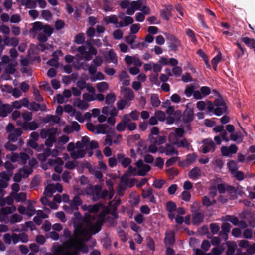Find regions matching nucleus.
<instances>
[{"mask_svg":"<svg viewBox=\"0 0 255 255\" xmlns=\"http://www.w3.org/2000/svg\"><path fill=\"white\" fill-rule=\"evenodd\" d=\"M74 233L76 235L75 248L83 253H87L89 251L88 247L84 243L88 241L91 238V235L89 230L87 228H83L82 225L79 224L75 227Z\"/></svg>","mask_w":255,"mask_h":255,"instance_id":"nucleus-1","label":"nucleus"},{"mask_svg":"<svg viewBox=\"0 0 255 255\" xmlns=\"http://www.w3.org/2000/svg\"><path fill=\"white\" fill-rule=\"evenodd\" d=\"M165 36L168 42V47L170 51H177L181 46V41L174 35L165 33Z\"/></svg>","mask_w":255,"mask_h":255,"instance_id":"nucleus-2","label":"nucleus"},{"mask_svg":"<svg viewBox=\"0 0 255 255\" xmlns=\"http://www.w3.org/2000/svg\"><path fill=\"white\" fill-rule=\"evenodd\" d=\"M101 192L102 187L99 185L91 186L86 190V193L92 196L94 201H97L100 199Z\"/></svg>","mask_w":255,"mask_h":255,"instance_id":"nucleus-3","label":"nucleus"},{"mask_svg":"<svg viewBox=\"0 0 255 255\" xmlns=\"http://www.w3.org/2000/svg\"><path fill=\"white\" fill-rule=\"evenodd\" d=\"M103 223L104 219L102 218H99L94 224L90 223L89 224L90 234L92 235L98 233L101 230Z\"/></svg>","mask_w":255,"mask_h":255,"instance_id":"nucleus-4","label":"nucleus"},{"mask_svg":"<svg viewBox=\"0 0 255 255\" xmlns=\"http://www.w3.org/2000/svg\"><path fill=\"white\" fill-rule=\"evenodd\" d=\"M63 235L65 238H68V241L65 243V245L68 249H71L72 247H76V242H75L76 239L75 235V237L74 238L71 235V231L68 228H65L63 231Z\"/></svg>","mask_w":255,"mask_h":255,"instance_id":"nucleus-5","label":"nucleus"},{"mask_svg":"<svg viewBox=\"0 0 255 255\" xmlns=\"http://www.w3.org/2000/svg\"><path fill=\"white\" fill-rule=\"evenodd\" d=\"M182 120L184 124H189L194 119V111L193 108L188 107L187 106L186 109L182 114Z\"/></svg>","mask_w":255,"mask_h":255,"instance_id":"nucleus-6","label":"nucleus"},{"mask_svg":"<svg viewBox=\"0 0 255 255\" xmlns=\"http://www.w3.org/2000/svg\"><path fill=\"white\" fill-rule=\"evenodd\" d=\"M204 146L202 149V152L203 153H207L211 151L214 152L215 150V145L214 142L212 139H205L202 141Z\"/></svg>","mask_w":255,"mask_h":255,"instance_id":"nucleus-7","label":"nucleus"},{"mask_svg":"<svg viewBox=\"0 0 255 255\" xmlns=\"http://www.w3.org/2000/svg\"><path fill=\"white\" fill-rule=\"evenodd\" d=\"M204 218L203 213L197 211L193 212L192 215V224L195 226H198L201 223Z\"/></svg>","mask_w":255,"mask_h":255,"instance_id":"nucleus-8","label":"nucleus"},{"mask_svg":"<svg viewBox=\"0 0 255 255\" xmlns=\"http://www.w3.org/2000/svg\"><path fill=\"white\" fill-rule=\"evenodd\" d=\"M119 77L120 81L122 82L124 86H128L130 85V77L126 71H122L120 73Z\"/></svg>","mask_w":255,"mask_h":255,"instance_id":"nucleus-9","label":"nucleus"},{"mask_svg":"<svg viewBox=\"0 0 255 255\" xmlns=\"http://www.w3.org/2000/svg\"><path fill=\"white\" fill-rule=\"evenodd\" d=\"M188 177L192 180H197L201 176V170L198 167L192 168L188 173Z\"/></svg>","mask_w":255,"mask_h":255,"instance_id":"nucleus-10","label":"nucleus"},{"mask_svg":"<svg viewBox=\"0 0 255 255\" xmlns=\"http://www.w3.org/2000/svg\"><path fill=\"white\" fill-rule=\"evenodd\" d=\"M22 133V130L20 128L15 129L13 133H10L8 136V139L11 142H16L18 137L20 136Z\"/></svg>","mask_w":255,"mask_h":255,"instance_id":"nucleus-11","label":"nucleus"},{"mask_svg":"<svg viewBox=\"0 0 255 255\" xmlns=\"http://www.w3.org/2000/svg\"><path fill=\"white\" fill-rule=\"evenodd\" d=\"M241 40L242 42H244L247 46L251 49H253L255 54V39L248 37H243L241 38Z\"/></svg>","mask_w":255,"mask_h":255,"instance_id":"nucleus-12","label":"nucleus"},{"mask_svg":"<svg viewBox=\"0 0 255 255\" xmlns=\"http://www.w3.org/2000/svg\"><path fill=\"white\" fill-rule=\"evenodd\" d=\"M171 6L168 5L165 6V8L161 10L160 15L162 18L168 21L171 15Z\"/></svg>","mask_w":255,"mask_h":255,"instance_id":"nucleus-13","label":"nucleus"},{"mask_svg":"<svg viewBox=\"0 0 255 255\" xmlns=\"http://www.w3.org/2000/svg\"><path fill=\"white\" fill-rule=\"evenodd\" d=\"M124 97L126 101H131L134 98L133 91L129 88H123Z\"/></svg>","mask_w":255,"mask_h":255,"instance_id":"nucleus-14","label":"nucleus"},{"mask_svg":"<svg viewBox=\"0 0 255 255\" xmlns=\"http://www.w3.org/2000/svg\"><path fill=\"white\" fill-rule=\"evenodd\" d=\"M226 244L227 247L226 255H233L237 248V245L234 241H227Z\"/></svg>","mask_w":255,"mask_h":255,"instance_id":"nucleus-15","label":"nucleus"},{"mask_svg":"<svg viewBox=\"0 0 255 255\" xmlns=\"http://www.w3.org/2000/svg\"><path fill=\"white\" fill-rule=\"evenodd\" d=\"M38 125L35 121H32L30 122H24L22 125V128L23 129L25 130H36L38 128Z\"/></svg>","mask_w":255,"mask_h":255,"instance_id":"nucleus-16","label":"nucleus"},{"mask_svg":"<svg viewBox=\"0 0 255 255\" xmlns=\"http://www.w3.org/2000/svg\"><path fill=\"white\" fill-rule=\"evenodd\" d=\"M13 110V108L8 104L4 105L2 107H0V115L2 117H6L8 114L10 113Z\"/></svg>","mask_w":255,"mask_h":255,"instance_id":"nucleus-17","label":"nucleus"},{"mask_svg":"<svg viewBox=\"0 0 255 255\" xmlns=\"http://www.w3.org/2000/svg\"><path fill=\"white\" fill-rule=\"evenodd\" d=\"M10 195L14 197L15 201L17 202H24L26 200V193L25 192H20L15 194L11 192Z\"/></svg>","mask_w":255,"mask_h":255,"instance_id":"nucleus-18","label":"nucleus"},{"mask_svg":"<svg viewBox=\"0 0 255 255\" xmlns=\"http://www.w3.org/2000/svg\"><path fill=\"white\" fill-rule=\"evenodd\" d=\"M103 21L106 24H109L110 23L114 24L116 26L119 25V22L117 17L115 15H111L110 16H106L103 19Z\"/></svg>","mask_w":255,"mask_h":255,"instance_id":"nucleus-19","label":"nucleus"},{"mask_svg":"<svg viewBox=\"0 0 255 255\" xmlns=\"http://www.w3.org/2000/svg\"><path fill=\"white\" fill-rule=\"evenodd\" d=\"M222 231L220 232L219 235H225L226 236L225 240L228 238V234L231 229V225L228 223H223L221 226Z\"/></svg>","mask_w":255,"mask_h":255,"instance_id":"nucleus-20","label":"nucleus"},{"mask_svg":"<svg viewBox=\"0 0 255 255\" xmlns=\"http://www.w3.org/2000/svg\"><path fill=\"white\" fill-rule=\"evenodd\" d=\"M134 20L132 17L130 16H126L123 19V21H120L119 25L117 26V27H123L127 26L133 23Z\"/></svg>","mask_w":255,"mask_h":255,"instance_id":"nucleus-21","label":"nucleus"},{"mask_svg":"<svg viewBox=\"0 0 255 255\" xmlns=\"http://www.w3.org/2000/svg\"><path fill=\"white\" fill-rule=\"evenodd\" d=\"M52 56L53 58L47 61V63L48 65L51 66H53L55 68H58L59 66V63L58 62V56L56 55L55 52L53 53Z\"/></svg>","mask_w":255,"mask_h":255,"instance_id":"nucleus-22","label":"nucleus"},{"mask_svg":"<svg viewBox=\"0 0 255 255\" xmlns=\"http://www.w3.org/2000/svg\"><path fill=\"white\" fill-rule=\"evenodd\" d=\"M86 154V152L84 150L80 149L77 151L71 152L70 155L73 159H77L79 158H83Z\"/></svg>","mask_w":255,"mask_h":255,"instance_id":"nucleus-23","label":"nucleus"},{"mask_svg":"<svg viewBox=\"0 0 255 255\" xmlns=\"http://www.w3.org/2000/svg\"><path fill=\"white\" fill-rule=\"evenodd\" d=\"M82 203V201L81 199V198L79 197V196H75L71 203V206L73 208L77 210L78 209V206L81 205Z\"/></svg>","mask_w":255,"mask_h":255,"instance_id":"nucleus-24","label":"nucleus"},{"mask_svg":"<svg viewBox=\"0 0 255 255\" xmlns=\"http://www.w3.org/2000/svg\"><path fill=\"white\" fill-rule=\"evenodd\" d=\"M151 170V167L147 164H144L142 166L137 172V175L141 176H144L146 175L147 172Z\"/></svg>","mask_w":255,"mask_h":255,"instance_id":"nucleus-25","label":"nucleus"},{"mask_svg":"<svg viewBox=\"0 0 255 255\" xmlns=\"http://www.w3.org/2000/svg\"><path fill=\"white\" fill-rule=\"evenodd\" d=\"M150 101L152 106L154 107H157L160 104V101L159 99V97L156 94H152L150 97Z\"/></svg>","mask_w":255,"mask_h":255,"instance_id":"nucleus-26","label":"nucleus"},{"mask_svg":"<svg viewBox=\"0 0 255 255\" xmlns=\"http://www.w3.org/2000/svg\"><path fill=\"white\" fill-rule=\"evenodd\" d=\"M44 24L40 21H36L33 23V26L30 29V32L40 31L43 28Z\"/></svg>","mask_w":255,"mask_h":255,"instance_id":"nucleus-27","label":"nucleus"},{"mask_svg":"<svg viewBox=\"0 0 255 255\" xmlns=\"http://www.w3.org/2000/svg\"><path fill=\"white\" fill-rule=\"evenodd\" d=\"M166 141V138L165 136H160L158 138L152 137L150 142L157 145H161Z\"/></svg>","mask_w":255,"mask_h":255,"instance_id":"nucleus-28","label":"nucleus"},{"mask_svg":"<svg viewBox=\"0 0 255 255\" xmlns=\"http://www.w3.org/2000/svg\"><path fill=\"white\" fill-rule=\"evenodd\" d=\"M116 100V96L114 93L108 94L105 97V102L108 105H113Z\"/></svg>","mask_w":255,"mask_h":255,"instance_id":"nucleus-29","label":"nucleus"},{"mask_svg":"<svg viewBox=\"0 0 255 255\" xmlns=\"http://www.w3.org/2000/svg\"><path fill=\"white\" fill-rule=\"evenodd\" d=\"M227 166L232 174H234L238 169L237 164L234 160L230 161L228 163Z\"/></svg>","mask_w":255,"mask_h":255,"instance_id":"nucleus-30","label":"nucleus"},{"mask_svg":"<svg viewBox=\"0 0 255 255\" xmlns=\"http://www.w3.org/2000/svg\"><path fill=\"white\" fill-rule=\"evenodd\" d=\"M171 154H175L177 155L178 154V152L175 149L174 147L172 145L170 144H167L166 145V155L168 156Z\"/></svg>","mask_w":255,"mask_h":255,"instance_id":"nucleus-31","label":"nucleus"},{"mask_svg":"<svg viewBox=\"0 0 255 255\" xmlns=\"http://www.w3.org/2000/svg\"><path fill=\"white\" fill-rule=\"evenodd\" d=\"M197 157V154L195 153L187 155L186 160L187 162V164L190 165L196 162Z\"/></svg>","mask_w":255,"mask_h":255,"instance_id":"nucleus-32","label":"nucleus"},{"mask_svg":"<svg viewBox=\"0 0 255 255\" xmlns=\"http://www.w3.org/2000/svg\"><path fill=\"white\" fill-rule=\"evenodd\" d=\"M177 209L176 204L172 201L167 202L166 204V210L168 212H173Z\"/></svg>","mask_w":255,"mask_h":255,"instance_id":"nucleus-33","label":"nucleus"},{"mask_svg":"<svg viewBox=\"0 0 255 255\" xmlns=\"http://www.w3.org/2000/svg\"><path fill=\"white\" fill-rule=\"evenodd\" d=\"M137 174V170L136 168L133 167L132 166L130 165L128 167V170L126 171V172L124 174L122 178L124 177H128L130 176H135Z\"/></svg>","mask_w":255,"mask_h":255,"instance_id":"nucleus-34","label":"nucleus"},{"mask_svg":"<svg viewBox=\"0 0 255 255\" xmlns=\"http://www.w3.org/2000/svg\"><path fill=\"white\" fill-rule=\"evenodd\" d=\"M85 40V38L84 36V34L83 33H80L77 34L75 36L74 42L77 44H83Z\"/></svg>","mask_w":255,"mask_h":255,"instance_id":"nucleus-35","label":"nucleus"},{"mask_svg":"<svg viewBox=\"0 0 255 255\" xmlns=\"http://www.w3.org/2000/svg\"><path fill=\"white\" fill-rule=\"evenodd\" d=\"M49 132L48 135V139H52L55 141H57L56 135L57 132V129L55 128H49Z\"/></svg>","mask_w":255,"mask_h":255,"instance_id":"nucleus-36","label":"nucleus"},{"mask_svg":"<svg viewBox=\"0 0 255 255\" xmlns=\"http://www.w3.org/2000/svg\"><path fill=\"white\" fill-rule=\"evenodd\" d=\"M227 110V107H215L214 113L216 116H219L225 113Z\"/></svg>","mask_w":255,"mask_h":255,"instance_id":"nucleus-37","label":"nucleus"},{"mask_svg":"<svg viewBox=\"0 0 255 255\" xmlns=\"http://www.w3.org/2000/svg\"><path fill=\"white\" fill-rule=\"evenodd\" d=\"M42 30L43 31L44 34L49 37L51 35L53 32V28L48 24L44 25Z\"/></svg>","mask_w":255,"mask_h":255,"instance_id":"nucleus-38","label":"nucleus"},{"mask_svg":"<svg viewBox=\"0 0 255 255\" xmlns=\"http://www.w3.org/2000/svg\"><path fill=\"white\" fill-rule=\"evenodd\" d=\"M108 57L110 61L113 63H117V56L113 49H110L108 52Z\"/></svg>","mask_w":255,"mask_h":255,"instance_id":"nucleus-39","label":"nucleus"},{"mask_svg":"<svg viewBox=\"0 0 255 255\" xmlns=\"http://www.w3.org/2000/svg\"><path fill=\"white\" fill-rule=\"evenodd\" d=\"M221 54L219 53L212 59L211 63L215 70H216L217 65L221 60Z\"/></svg>","mask_w":255,"mask_h":255,"instance_id":"nucleus-40","label":"nucleus"},{"mask_svg":"<svg viewBox=\"0 0 255 255\" xmlns=\"http://www.w3.org/2000/svg\"><path fill=\"white\" fill-rule=\"evenodd\" d=\"M226 220L231 222L235 226L238 225L240 221L236 216L231 215H227Z\"/></svg>","mask_w":255,"mask_h":255,"instance_id":"nucleus-41","label":"nucleus"},{"mask_svg":"<svg viewBox=\"0 0 255 255\" xmlns=\"http://www.w3.org/2000/svg\"><path fill=\"white\" fill-rule=\"evenodd\" d=\"M97 88L100 92H103L108 89V85L106 82H101L97 84Z\"/></svg>","mask_w":255,"mask_h":255,"instance_id":"nucleus-42","label":"nucleus"},{"mask_svg":"<svg viewBox=\"0 0 255 255\" xmlns=\"http://www.w3.org/2000/svg\"><path fill=\"white\" fill-rule=\"evenodd\" d=\"M22 217L17 213L13 214L10 217V222L11 224H14L20 222L22 220Z\"/></svg>","mask_w":255,"mask_h":255,"instance_id":"nucleus-43","label":"nucleus"},{"mask_svg":"<svg viewBox=\"0 0 255 255\" xmlns=\"http://www.w3.org/2000/svg\"><path fill=\"white\" fill-rule=\"evenodd\" d=\"M245 48L242 47L241 48H239L236 50L235 53L234 54V57L236 59H239L242 57L245 54Z\"/></svg>","mask_w":255,"mask_h":255,"instance_id":"nucleus-44","label":"nucleus"},{"mask_svg":"<svg viewBox=\"0 0 255 255\" xmlns=\"http://www.w3.org/2000/svg\"><path fill=\"white\" fill-rule=\"evenodd\" d=\"M155 115L157 117V119L161 122H163L165 120V114L164 112L162 111H156L155 112Z\"/></svg>","mask_w":255,"mask_h":255,"instance_id":"nucleus-45","label":"nucleus"},{"mask_svg":"<svg viewBox=\"0 0 255 255\" xmlns=\"http://www.w3.org/2000/svg\"><path fill=\"white\" fill-rule=\"evenodd\" d=\"M19 171H23L24 173V175H23V178H27L28 177V176L32 174V173L33 172V170L32 169V168L30 167H28L27 166H24L22 168V169H19Z\"/></svg>","mask_w":255,"mask_h":255,"instance_id":"nucleus-46","label":"nucleus"},{"mask_svg":"<svg viewBox=\"0 0 255 255\" xmlns=\"http://www.w3.org/2000/svg\"><path fill=\"white\" fill-rule=\"evenodd\" d=\"M16 71L15 65L9 63L5 69V72L8 74H13Z\"/></svg>","mask_w":255,"mask_h":255,"instance_id":"nucleus-47","label":"nucleus"},{"mask_svg":"<svg viewBox=\"0 0 255 255\" xmlns=\"http://www.w3.org/2000/svg\"><path fill=\"white\" fill-rule=\"evenodd\" d=\"M36 213V210L34 206L31 204H29L27 207V212L26 214L29 216H32L34 215Z\"/></svg>","mask_w":255,"mask_h":255,"instance_id":"nucleus-48","label":"nucleus"},{"mask_svg":"<svg viewBox=\"0 0 255 255\" xmlns=\"http://www.w3.org/2000/svg\"><path fill=\"white\" fill-rule=\"evenodd\" d=\"M165 183V181L163 180L156 179L153 182V186L157 189H161Z\"/></svg>","mask_w":255,"mask_h":255,"instance_id":"nucleus-49","label":"nucleus"},{"mask_svg":"<svg viewBox=\"0 0 255 255\" xmlns=\"http://www.w3.org/2000/svg\"><path fill=\"white\" fill-rule=\"evenodd\" d=\"M4 166L9 173L10 176H11L13 173L12 170L14 169L13 165L10 161H7L5 163Z\"/></svg>","mask_w":255,"mask_h":255,"instance_id":"nucleus-50","label":"nucleus"},{"mask_svg":"<svg viewBox=\"0 0 255 255\" xmlns=\"http://www.w3.org/2000/svg\"><path fill=\"white\" fill-rule=\"evenodd\" d=\"M77 106L81 110H85L88 108L89 104L85 101L78 99V103L77 104Z\"/></svg>","mask_w":255,"mask_h":255,"instance_id":"nucleus-51","label":"nucleus"},{"mask_svg":"<svg viewBox=\"0 0 255 255\" xmlns=\"http://www.w3.org/2000/svg\"><path fill=\"white\" fill-rule=\"evenodd\" d=\"M153 193V190L151 187H149L147 189V190H142V197L144 199H146L147 198L150 197Z\"/></svg>","mask_w":255,"mask_h":255,"instance_id":"nucleus-52","label":"nucleus"},{"mask_svg":"<svg viewBox=\"0 0 255 255\" xmlns=\"http://www.w3.org/2000/svg\"><path fill=\"white\" fill-rule=\"evenodd\" d=\"M33 94L35 96V100L37 102H41L43 100V97L40 94L39 90L37 88L34 89Z\"/></svg>","mask_w":255,"mask_h":255,"instance_id":"nucleus-53","label":"nucleus"},{"mask_svg":"<svg viewBox=\"0 0 255 255\" xmlns=\"http://www.w3.org/2000/svg\"><path fill=\"white\" fill-rule=\"evenodd\" d=\"M230 139L233 141H237L238 143L242 142L243 139L241 136H239L237 133H231L230 134Z\"/></svg>","mask_w":255,"mask_h":255,"instance_id":"nucleus-54","label":"nucleus"},{"mask_svg":"<svg viewBox=\"0 0 255 255\" xmlns=\"http://www.w3.org/2000/svg\"><path fill=\"white\" fill-rule=\"evenodd\" d=\"M48 37H49V36L41 32L38 34L37 39L40 43H45L47 41Z\"/></svg>","mask_w":255,"mask_h":255,"instance_id":"nucleus-55","label":"nucleus"},{"mask_svg":"<svg viewBox=\"0 0 255 255\" xmlns=\"http://www.w3.org/2000/svg\"><path fill=\"white\" fill-rule=\"evenodd\" d=\"M210 228L213 234H217L220 229L219 226L217 223H211L210 225Z\"/></svg>","mask_w":255,"mask_h":255,"instance_id":"nucleus-56","label":"nucleus"},{"mask_svg":"<svg viewBox=\"0 0 255 255\" xmlns=\"http://www.w3.org/2000/svg\"><path fill=\"white\" fill-rule=\"evenodd\" d=\"M194 90V86H187L185 90L184 93L187 97H190L193 94Z\"/></svg>","mask_w":255,"mask_h":255,"instance_id":"nucleus-57","label":"nucleus"},{"mask_svg":"<svg viewBox=\"0 0 255 255\" xmlns=\"http://www.w3.org/2000/svg\"><path fill=\"white\" fill-rule=\"evenodd\" d=\"M99 209L100 205L98 204L89 205L88 207V210L90 213H97L99 211Z\"/></svg>","mask_w":255,"mask_h":255,"instance_id":"nucleus-58","label":"nucleus"},{"mask_svg":"<svg viewBox=\"0 0 255 255\" xmlns=\"http://www.w3.org/2000/svg\"><path fill=\"white\" fill-rule=\"evenodd\" d=\"M164 242L166 245H173L175 242L174 236L172 235L166 236L165 238Z\"/></svg>","mask_w":255,"mask_h":255,"instance_id":"nucleus-59","label":"nucleus"},{"mask_svg":"<svg viewBox=\"0 0 255 255\" xmlns=\"http://www.w3.org/2000/svg\"><path fill=\"white\" fill-rule=\"evenodd\" d=\"M200 91L202 96H206L211 93V89L208 86H202L200 88Z\"/></svg>","mask_w":255,"mask_h":255,"instance_id":"nucleus-60","label":"nucleus"},{"mask_svg":"<svg viewBox=\"0 0 255 255\" xmlns=\"http://www.w3.org/2000/svg\"><path fill=\"white\" fill-rule=\"evenodd\" d=\"M164 165V160L161 157H157L155 160L154 166L158 167L159 169H162Z\"/></svg>","mask_w":255,"mask_h":255,"instance_id":"nucleus-61","label":"nucleus"},{"mask_svg":"<svg viewBox=\"0 0 255 255\" xmlns=\"http://www.w3.org/2000/svg\"><path fill=\"white\" fill-rule=\"evenodd\" d=\"M42 17L45 20H48L52 16L51 12L48 10H43L41 12Z\"/></svg>","mask_w":255,"mask_h":255,"instance_id":"nucleus-62","label":"nucleus"},{"mask_svg":"<svg viewBox=\"0 0 255 255\" xmlns=\"http://www.w3.org/2000/svg\"><path fill=\"white\" fill-rule=\"evenodd\" d=\"M113 35L115 39H121L123 38V33L120 29H117L114 31Z\"/></svg>","mask_w":255,"mask_h":255,"instance_id":"nucleus-63","label":"nucleus"},{"mask_svg":"<svg viewBox=\"0 0 255 255\" xmlns=\"http://www.w3.org/2000/svg\"><path fill=\"white\" fill-rule=\"evenodd\" d=\"M127 103V101L125 99H121L117 102V108L118 110H123Z\"/></svg>","mask_w":255,"mask_h":255,"instance_id":"nucleus-64","label":"nucleus"}]
</instances>
